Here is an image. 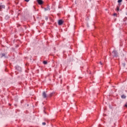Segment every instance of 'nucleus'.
<instances>
[{
	"mask_svg": "<svg viewBox=\"0 0 127 127\" xmlns=\"http://www.w3.org/2000/svg\"><path fill=\"white\" fill-rule=\"evenodd\" d=\"M47 10H50V8L49 7H47V8H45V11H46Z\"/></svg>",
	"mask_w": 127,
	"mask_h": 127,
	"instance_id": "39448f33",
	"label": "nucleus"
},
{
	"mask_svg": "<svg viewBox=\"0 0 127 127\" xmlns=\"http://www.w3.org/2000/svg\"><path fill=\"white\" fill-rule=\"evenodd\" d=\"M2 56H4V54H2Z\"/></svg>",
	"mask_w": 127,
	"mask_h": 127,
	"instance_id": "f3484780",
	"label": "nucleus"
},
{
	"mask_svg": "<svg viewBox=\"0 0 127 127\" xmlns=\"http://www.w3.org/2000/svg\"><path fill=\"white\" fill-rule=\"evenodd\" d=\"M42 97H43V98H44V99L47 98V94H46V92H45V91H44V92H43Z\"/></svg>",
	"mask_w": 127,
	"mask_h": 127,
	"instance_id": "f03ea898",
	"label": "nucleus"
},
{
	"mask_svg": "<svg viewBox=\"0 0 127 127\" xmlns=\"http://www.w3.org/2000/svg\"><path fill=\"white\" fill-rule=\"evenodd\" d=\"M53 95H54V92H52L50 94V97H52L53 96Z\"/></svg>",
	"mask_w": 127,
	"mask_h": 127,
	"instance_id": "0eeeda50",
	"label": "nucleus"
},
{
	"mask_svg": "<svg viewBox=\"0 0 127 127\" xmlns=\"http://www.w3.org/2000/svg\"><path fill=\"white\" fill-rule=\"evenodd\" d=\"M114 16L117 15V13H114Z\"/></svg>",
	"mask_w": 127,
	"mask_h": 127,
	"instance_id": "2eb2a0df",
	"label": "nucleus"
},
{
	"mask_svg": "<svg viewBox=\"0 0 127 127\" xmlns=\"http://www.w3.org/2000/svg\"><path fill=\"white\" fill-rule=\"evenodd\" d=\"M122 99H126V96H125V95H122Z\"/></svg>",
	"mask_w": 127,
	"mask_h": 127,
	"instance_id": "1a4fd4ad",
	"label": "nucleus"
},
{
	"mask_svg": "<svg viewBox=\"0 0 127 127\" xmlns=\"http://www.w3.org/2000/svg\"><path fill=\"white\" fill-rule=\"evenodd\" d=\"M112 54H113V57H118V51H117L116 50H114L112 52Z\"/></svg>",
	"mask_w": 127,
	"mask_h": 127,
	"instance_id": "f257e3e1",
	"label": "nucleus"
},
{
	"mask_svg": "<svg viewBox=\"0 0 127 127\" xmlns=\"http://www.w3.org/2000/svg\"><path fill=\"white\" fill-rule=\"evenodd\" d=\"M37 1L40 5L43 4V1L42 0H37Z\"/></svg>",
	"mask_w": 127,
	"mask_h": 127,
	"instance_id": "7ed1b4c3",
	"label": "nucleus"
},
{
	"mask_svg": "<svg viewBox=\"0 0 127 127\" xmlns=\"http://www.w3.org/2000/svg\"><path fill=\"white\" fill-rule=\"evenodd\" d=\"M125 107H126V108H127V104L125 105Z\"/></svg>",
	"mask_w": 127,
	"mask_h": 127,
	"instance_id": "a211bd4d",
	"label": "nucleus"
},
{
	"mask_svg": "<svg viewBox=\"0 0 127 127\" xmlns=\"http://www.w3.org/2000/svg\"><path fill=\"white\" fill-rule=\"evenodd\" d=\"M25 1H26L27 2H28V1H29V0H25Z\"/></svg>",
	"mask_w": 127,
	"mask_h": 127,
	"instance_id": "ddd939ff",
	"label": "nucleus"
},
{
	"mask_svg": "<svg viewBox=\"0 0 127 127\" xmlns=\"http://www.w3.org/2000/svg\"><path fill=\"white\" fill-rule=\"evenodd\" d=\"M4 7H5V6L3 5H0V9H1L2 8H4Z\"/></svg>",
	"mask_w": 127,
	"mask_h": 127,
	"instance_id": "423d86ee",
	"label": "nucleus"
},
{
	"mask_svg": "<svg viewBox=\"0 0 127 127\" xmlns=\"http://www.w3.org/2000/svg\"><path fill=\"white\" fill-rule=\"evenodd\" d=\"M122 1H123V0H118V2L120 3L122 2Z\"/></svg>",
	"mask_w": 127,
	"mask_h": 127,
	"instance_id": "f8f14e48",
	"label": "nucleus"
},
{
	"mask_svg": "<svg viewBox=\"0 0 127 127\" xmlns=\"http://www.w3.org/2000/svg\"><path fill=\"white\" fill-rule=\"evenodd\" d=\"M124 66H126V64H124Z\"/></svg>",
	"mask_w": 127,
	"mask_h": 127,
	"instance_id": "6ab92c4d",
	"label": "nucleus"
},
{
	"mask_svg": "<svg viewBox=\"0 0 127 127\" xmlns=\"http://www.w3.org/2000/svg\"><path fill=\"white\" fill-rule=\"evenodd\" d=\"M42 125H43V126H46V123L43 122V123H42Z\"/></svg>",
	"mask_w": 127,
	"mask_h": 127,
	"instance_id": "9b49d317",
	"label": "nucleus"
},
{
	"mask_svg": "<svg viewBox=\"0 0 127 127\" xmlns=\"http://www.w3.org/2000/svg\"><path fill=\"white\" fill-rule=\"evenodd\" d=\"M100 64H101V65H103V64L102 63V62H100Z\"/></svg>",
	"mask_w": 127,
	"mask_h": 127,
	"instance_id": "dca6fc26",
	"label": "nucleus"
},
{
	"mask_svg": "<svg viewBox=\"0 0 127 127\" xmlns=\"http://www.w3.org/2000/svg\"><path fill=\"white\" fill-rule=\"evenodd\" d=\"M43 64H44L45 65H46L47 64V62L45 61L43 62Z\"/></svg>",
	"mask_w": 127,
	"mask_h": 127,
	"instance_id": "6e6552de",
	"label": "nucleus"
},
{
	"mask_svg": "<svg viewBox=\"0 0 127 127\" xmlns=\"http://www.w3.org/2000/svg\"><path fill=\"white\" fill-rule=\"evenodd\" d=\"M46 20H48V18L47 17H46Z\"/></svg>",
	"mask_w": 127,
	"mask_h": 127,
	"instance_id": "4468645a",
	"label": "nucleus"
},
{
	"mask_svg": "<svg viewBox=\"0 0 127 127\" xmlns=\"http://www.w3.org/2000/svg\"><path fill=\"white\" fill-rule=\"evenodd\" d=\"M117 10H118V11H119L120 10V7L117 6Z\"/></svg>",
	"mask_w": 127,
	"mask_h": 127,
	"instance_id": "9d476101",
	"label": "nucleus"
},
{
	"mask_svg": "<svg viewBox=\"0 0 127 127\" xmlns=\"http://www.w3.org/2000/svg\"><path fill=\"white\" fill-rule=\"evenodd\" d=\"M58 24L59 25H62V24H63V20H59L58 21Z\"/></svg>",
	"mask_w": 127,
	"mask_h": 127,
	"instance_id": "20e7f679",
	"label": "nucleus"
}]
</instances>
